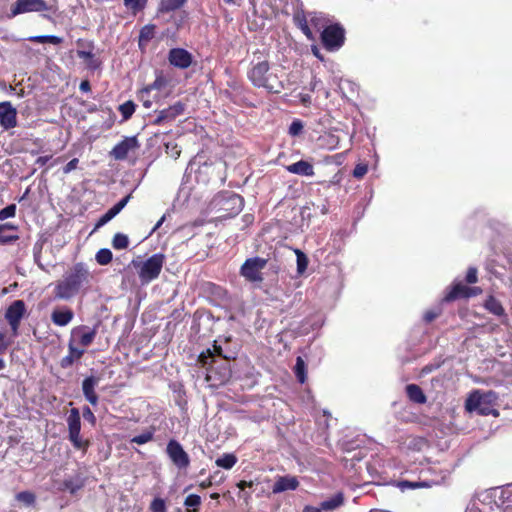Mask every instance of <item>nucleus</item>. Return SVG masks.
Segmentation results:
<instances>
[{
  "label": "nucleus",
  "instance_id": "nucleus-1",
  "mask_svg": "<svg viewBox=\"0 0 512 512\" xmlns=\"http://www.w3.org/2000/svg\"><path fill=\"white\" fill-rule=\"evenodd\" d=\"M197 364L206 370L205 380L210 386L223 385L231 377L228 358L223 355V349L216 341L213 350L207 348L199 354Z\"/></svg>",
  "mask_w": 512,
  "mask_h": 512
},
{
  "label": "nucleus",
  "instance_id": "nucleus-2",
  "mask_svg": "<svg viewBox=\"0 0 512 512\" xmlns=\"http://www.w3.org/2000/svg\"><path fill=\"white\" fill-rule=\"evenodd\" d=\"M257 54V60L251 61L247 71L249 81L256 88H263L270 93H280L284 89L283 81L270 71L267 57H264L261 51L254 52V56Z\"/></svg>",
  "mask_w": 512,
  "mask_h": 512
},
{
  "label": "nucleus",
  "instance_id": "nucleus-3",
  "mask_svg": "<svg viewBox=\"0 0 512 512\" xmlns=\"http://www.w3.org/2000/svg\"><path fill=\"white\" fill-rule=\"evenodd\" d=\"M91 274L86 264L79 262L74 264L63 276L57 281L54 288V298L58 300H70L76 296L81 288L89 284Z\"/></svg>",
  "mask_w": 512,
  "mask_h": 512
},
{
  "label": "nucleus",
  "instance_id": "nucleus-4",
  "mask_svg": "<svg viewBox=\"0 0 512 512\" xmlns=\"http://www.w3.org/2000/svg\"><path fill=\"white\" fill-rule=\"evenodd\" d=\"M166 257L162 253H156L150 256L143 263L136 264L135 261L132 263L135 267H139L138 276L141 284L145 285L153 280L157 279L162 271L165 264Z\"/></svg>",
  "mask_w": 512,
  "mask_h": 512
},
{
  "label": "nucleus",
  "instance_id": "nucleus-5",
  "mask_svg": "<svg viewBox=\"0 0 512 512\" xmlns=\"http://www.w3.org/2000/svg\"><path fill=\"white\" fill-rule=\"evenodd\" d=\"M68 425V438L73 447L79 450L87 451L90 443L88 440H83L80 436L81 430V417L77 408H72L67 417Z\"/></svg>",
  "mask_w": 512,
  "mask_h": 512
},
{
  "label": "nucleus",
  "instance_id": "nucleus-6",
  "mask_svg": "<svg viewBox=\"0 0 512 512\" xmlns=\"http://www.w3.org/2000/svg\"><path fill=\"white\" fill-rule=\"evenodd\" d=\"M268 260L262 257L247 258L240 267V275L251 283H262L264 276L262 270L266 267Z\"/></svg>",
  "mask_w": 512,
  "mask_h": 512
},
{
  "label": "nucleus",
  "instance_id": "nucleus-7",
  "mask_svg": "<svg viewBox=\"0 0 512 512\" xmlns=\"http://www.w3.org/2000/svg\"><path fill=\"white\" fill-rule=\"evenodd\" d=\"M321 41L326 50H338L344 45L345 29L339 23L328 25L321 33Z\"/></svg>",
  "mask_w": 512,
  "mask_h": 512
},
{
  "label": "nucleus",
  "instance_id": "nucleus-8",
  "mask_svg": "<svg viewBox=\"0 0 512 512\" xmlns=\"http://www.w3.org/2000/svg\"><path fill=\"white\" fill-rule=\"evenodd\" d=\"M482 292L481 287H469L463 284L462 281H454L451 286L447 288L442 301L450 303L459 299H469L482 294Z\"/></svg>",
  "mask_w": 512,
  "mask_h": 512
},
{
  "label": "nucleus",
  "instance_id": "nucleus-9",
  "mask_svg": "<svg viewBox=\"0 0 512 512\" xmlns=\"http://www.w3.org/2000/svg\"><path fill=\"white\" fill-rule=\"evenodd\" d=\"M26 314V304L23 300L13 301L5 311V319L8 322L12 336L19 335L21 321Z\"/></svg>",
  "mask_w": 512,
  "mask_h": 512
},
{
  "label": "nucleus",
  "instance_id": "nucleus-10",
  "mask_svg": "<svg viewBox=\"0 0 512 512\" xmlns=\"http://www.w3.org/2000/svg\"><path fill=\"white\" fill-rule=\"evenodd\" d=\"M53 8L45 0H16L11 6L10 17L30 12L52 11Z\"/></svg>",
  "mask_w": 512,
  "mask_h": 512
},
{
  "label": "nucleus",
  "instance_id": "nucleus-11",
  "mask_svg": "<svg viewBox=\"0 0 512 512\" xmlns=\"http://www.w3.org/2000/svg\"><path fill=\"white\" fill-rule=\"evenodd\" d=\"M166 453L171 462L180 470L186 469L190 465V457L188 453L183 449L181 444L171 439L166 447Z\"/></svg>",
  "mask_w": 512,
  "mask_h": 512
},
{
  "label": "nucleus",
  "instance_id": "nucleus-12",
  "mask_svg": "<svg viewBox=\"0 0 512 512\" xmlns=\"http://www.w3.org/2000/svg\"><path fill=\"white\" fill-rule=\"evenodd\" d=\"M220 210L224 213L221 217L232 218L237 216L244 208V198L236 193H230L220 199Z\"/></svg>",
  "mask_w": 512,
  "mask_h": 512
},
{
  "label": "nucleus",
  "instance_id": "nucleus-13",
  "mask_svg": "<svg viewBox=\"0 0 512 512\" xmlns=\"http://www.w3.org/2000/svg\"><path fill=\"white\" fill-rule=\"evenodd\" d=\"M140 147V143L136 136L125 137L122 141L117 143L111 150L110 155L115 160H125L128 153Z\"/></svg>",
  "mask_w": 512,
  "mask_h": 512
},
{
  "label": "nucleus",
  "instance_id": "nucleus-14",
  "mask_svg": "<svg viewBox=\"0 0 512 512\" xmlns=\"http://www.w3.org/2000/svg\"><path fill=\"white\" fill-rule=\"evenodd\" d=\"M185 111V104L181 101L170 105L169 107L160 110L157 117L154 119V125H162L174 121L178 116L182 115Z\"/></svg>",
  "mask_w": 512,
  "mask_h": 512
},
{
  "label": "nucleus",
  "instance_id": "nucleus-15",
  "mask_svg": "<svg viewBox=\"0 0 512 512\" xmlns=\"http://www.w3.org/2000/svg\"><path fill=\"white\" fill-rule=\"evenodd\" d=\"M168 61L176 68L187 69L193 62V56L184 48H172L168 54Z\"/></svg>",
  "mask_w": 512,
  "mask_h": 512
},
{
  "label": "nucleus",
  "instance_id": "nucleus-16",
  "mask_svg": "<svg viewBox=\"0 0 512 512\" xmlns=\"http://www.w3.org/2000/svg\"><path fill=\"white\" fill-rule=\"evenodd\" d=\"M0 125L6 130L17 125V111L8 101L0 103Z\"/></svg>",
  "mask_w": 512,
  "mask_h": 512
},
{
  "label": "nucleus",
  "instance_id": "nucleus-17",
  "mask_svg": "<svg viewBox=\"0 0 512 512\" xmlns=\"http://www.w3.org/2000/svg\"><path fill=\"white\" fill-rule=\"evenodd\" d=\"M100 381L97 376H87L82 381V392L85 399L92 405L96 406L99 402L98 394L96 393V387Z\"/></svg>",
  "mask_w": 512,
  "mask_h": 512
},
{
  "label": "nucleus",
  "instance_id": "nucleus-18",
  "mask_svg": "<svg viewBox=\"0 0 512 512\" xmlns=\"http://www.w3.org/2000/svg\"><path fill=\"white\" fill-rule=\"evenodd\" d=\"M84 354L85 350L83 348L76 347L75 340L70 339L68 342V354L60 360L59 365L63 369H68L75 363L79 362Z\"/></svg>",
  "mask_w": 512,
  "mask_h": 512
},
{
  "label": "nucleus",
  "instance_id": "nucleus-19",
  "mask_svg": "<svg viewBox=\"0 0 512 512\" xmlns=\"http://www.w3.org/2000/svg\"><path fill=\"white\" fill-rule=\"evenodd\" d=\"M72 338L78 337L77 342L82 347L90 346L95 340L97 331L95 328L91 329L88 326L81 325L72 329Z\"/></svg>",
  "mask_w": 512,
  "mask_h": 512
},
{
  "label": "nucleus",
  "instance_id": "nucleus-20",
  "mask_svg": "<svg viewBox=\"0 0 512 512\" xmlns=\"http://www.w3.org/2000/svg\"><path fill=\"white\" fill-rule=\"evenodd\" d=\"M299 487L297 477L291 475L278 476L272 487L274 494L282 493L288 490H296Z\"/></svg>",
  "mask_w": 512,
  "mask_h": 512
},
{
  "label": "nucleus",
  "instance_id": "nucleus-21",
  "mask_svg": "<svg viewBox=\"0 0 512 512\" xmlns=\"http://www.w3.org/2000/svg\"><path fill=\"white\" fill-rule=\"evenodd\" d=\"M76 54L80 59L84 60L86 68L89 70L95 71L101 67L102 62L98 57H96L94 49H77Z\"/></svg>",
  "mask_w": 512,
  "mask_h": 512
},
{
  "label": "nucleus",
  "instance_id": "nucleus-22",
  "mask_svg": "<svg viewBox=\"0 0 512 512\" xmlns=\"http://www.w3.org/2000/svg\"><path fill=\"white\" fill-rule=\"evenodd\" d=\"M74 317V312L70 308L63 310L55 309L51 313L52 322L60 327L68 325Z\"/></svg>",
  "mask_w": 512,
  "mask_h": 512
},
{
  "label": "nucleus",
  "instance_id": "nucleus-23",
  "mask_svg": "<svg viewBox=\"0 0 512 512\" xmlns=\"http://www.w3.org/2000/svg\"><path fill=\"white\" fill-rule=\"evenodd\" d=\"M286 170L290 173L302 175V176H313L314 168L311 163L305 160H300L286 167Z\"/></svg>",
  "mask_w": 512,
  "mask_h": 512
},
{
  "label": "nucleus",
  "instance_id": "nucleus-24",
  "mask_svg": "<svg viewBox=\"0 0 512 512\" xmlns=\"http://www.w3.org/2000/svg\"><path fill=\"white\" fill-rule=\"evenodd\" d=\"M406 394L409 400L414 403L424 404L427 401L423 390L417 384H408L406 386Z\"/></svg>",
  "mask_w": 512,
  "mask_h": 512
},
{
  "label": "nucleus",
  "instance_id": "nucleus-25",
  "mask_svg": "<svg viewBox=\"0 0 512 512\" xmlns=\"http://www.w3.org/2000/svg\"><path fill=\"white\" fill-rule=\"evenodd\" d=\"M483 306L487 311H489L493 315L499 317L505 315L504 307L502 306L501 302L498 299H496L493 295H490L486 298Z\"/></svg>",
  "mask_w": 512,
  "mask_h": 512
},
{
  "label": "nucleus",
  "instance_id": "nucleus-26",
  "mask_svg": "<svg viewBox=\"0 0 512 512\" xmlns=\"http://www.w3.org/2000/svg\"><path fill=\"white\" fill-rule=\"evenodd\" d=\"M167 79L162 76V75H158L156 76L155 80L147 85L146 87L142 88L139 93H138V97L139 99H143V96L144 95H149V93L152 91V90H162L166 85H167Z\"/></svg>",
  "mask_w": 512,
  "mask_h": 512
},
{
  "label": "nucleus",
  "instance_id": "nucleus-27",
  "mask_svg": "<svg viewBox=\"0 0 512 512\" xmlns=\"http://www.w3.org/2000/svg\"><path fill=\"white\" fill-rule=\"evenodd\" d=\"M484 404V397L479 391H473L466 400L465 408L468 411H477Z\"/></svg>",
  "mask_w": 512,
  "mask_h": 512
},
{
  "label": "nucleus",
  "instance_id": "nucleus-28",
  "mask_svg": "<svg viewBox=\"0 0 512 512\" xmlns=\"http://www.w3.org/2000/svg\"><path fill=\"white\" fill-rule=\"evenodd\" d=\"M344 497L342 493H338L332 498L320 503V508L324 511H332L343 505Z\"/></svg>",
  "mask_w": 512,
  "mask_h": 512
},
{
  "label": "nucleus",
  "instance_id": "nucleus-29",
  "mask_svg": "<svg viewBox=\"0 0 512 512\" xmlns=\"http://www.w3.org/2000/svg\"><path fill=\"white\" fill-rule=\"evenodd\" d=\"M434 482L431 481H399L397 486L404 491L405 489L431 488Z\"/></svg>",
  "mask_w": 512,
  "mask_h": 512
},
{
  "label": "nucleus",
  "instance_id": "nucleus-30",
  "mask_svg": "<svg viewBox=\"0 0 512 512\" xmlns=\"http://www.w3.org/2000/svg\"><path fill=\"white\" fill-rule=\"evenodd\" d=\"M294 22L297 25V27L303 32V34L309 40H313L314 39L313 32L311 31V29H310V27L308 25L306 16L304 14H302V15H299V14L295 15L294 16Z\"/></svg>",
  "mask_w": 512,
  "mask_h": 512
},
{
  "label": "nucleus",
  "instance_id": "nucleus-31",
  "mask_svg": "<svg viewBox=\"0 0 512 512\" xmlns=\"http://www.w3.org/2000/svg\"><path fill=\"white\" fill-rule=\"evenodd\" d=\"M17 226L11 223L0 224V233L3 230H16ZM19 239L18 235H0V244L6 245L13 242H16Z\"/></svg>",
  "mask_w": 512,
  "mask_h": 512
},
{
  "label": "nucleus",
  "instance_id": "nucleus-32",
  "mask_svg": "<svg viewBox=\"0 0 512 512\" xmlns=\"http://www.w3.org/2000/svg\"><path fill=\"white\" fill-rule=\"evenodd\" d=\"M237 463V457L232 453L223 454L217 458L215 464L224 469H231Z\"/></svg>",
  "mask_w": 512,
  "mask_h": 512
},
{
  "label": "nucleus",
  "instance_id": "nucleus-33",
  "mask_svg": "<svg viewBox=\"0 0 512 512\" xmlns=\"http://www.w3.org/2000/svg\"><path fill=\"white\" fill-rule=\"evenodd\" d=\"M16 501L25 507L33 506L36 502V495L31 491H22L15 495Z\"/></svg>",
  "mask_w": 512,
  "mask_h": 512
},
{
  "label": "nucleus",
  "instance_id": "nucleus-34",
  "mask_svg": "<svg viewBox=\"0 0 512 512\" xmlns=\"http://www.w3.org/2000/svg\"><path fill=\"white\" fill-rule=\"evenodd\" d=\"M201 497L197 494H189L184 500L187 512H199Z\"/></svg>",
  "mask_w": 512,
  "mask_h": 512
},
{
  "label": "nucleus",
  "instance_id": "nucleus-35",
  "mask_svg": "<svg viewBox=\"0 0 512 512\" xmlns=\"http://www.w3.org/2000/svg\"><path fill=\"white\" fill-rule=\"evenodd\" d=\"M119 112L122 115V121L129 120L136 110V104L132 100H128L118 107Z\"/></svg>",
  "mask_w": 512,
  "mask_h": 512
},
{
  "label": "nucleus",
  "instance_id": "nucleus-36",
  "mask_svg": "<svg viewBox=\"0 0 512 512\" xmlns=\"http://www.w3.org/2000/svg\"><path fill=\"white\" fill-rule=\"evenodd\" d=\"M294 373L297 378V380L303 384L306 381L307 375H306V364L302 357L298 356L296 358V364L294 366Z\"/></svg>",
  "mask_w": 512,
  "mask_h": 512
},
{
  "label": "nucleus",
  "instance_id": "nucleus-37",
  "mask_svg": "<svg viewBox=\"0 0 512 512\" xmlns=\"http://www.w3.org/2000/svg\"><path fill=\"white\" fill-rule=\"evenodd\" d=\"M29 40L34 43H50L53 45H59L63 42V39L61 37L55 36V35H39V36H33L30 37Z\"/></svg>",
  "mask_w": 512,
  "mask_h": 512
},
{
  "label": "nucleus",
  "instance_id": "nucleus-38",
  "mask_svg": "<svg viewBox=\"0 0 512 512\" xmlns=\"http://www.w3.org/2000/svg\"><path fill=\"white\" fill-rule=\"evenodd\" d=\"M155 36V25L148 24L141 28L139 33V45L149 42Z\"/></svg>",
  "mask_w": 512,
  "mask_h": 512
},
{
  "label": "nucleus",
  "instance_id": "nucleus-39",
  "mask_svg": "<svg viewBox=\"0 0 512 512\" xmlns=\"http://www.w3.org/2000/svg\"><path fill=\"white\" fill-rule=\"evenodd\" d=\"M154 433H155V427L151 426L145 432L134 436L131 439V443H136L138 445L146 444V443L150 442L151 440H153Z\"/></svg>",
  "mask_w": 512,
  "mask_h": 512
},
{
  "label": "nucleus",
  "instance_id": "nucleus-40",
  "mask_svg": "<svg viewBox=\"0 0 512 512\" xmlns=\"http://www.w3.org/2000/svg\"><path fill=\"white\" fill-rule=\"evenodd\" d=\"M295 254L297 257V273L302 275L307 270L309 260L306 254L300 249H295Z\"/></svg>",
  "mask_w": 512,
  "mask_h": 512
},
{
  "label": "nucleus",
  "instance_id": "nucleus-41",
  "mask_svg": "<svg viewBox=\"0 0 512 512\" xmlns=\"http://www.w3.org/2000/svg\"><path fill=\"white\" fill-rule=\"evenodd\" d=\"M129 245V239L126 234L116 233L112 239V246L116 250L126 249Z\"/></svg>",
  "mask_w": 512,
  "mask_h": 512
},
{
  "label": "nucleus",
  "instance_id": "nucleus-42",
  "mask_svg": "<svg viewBox=\"0 0 512 512\" xmlns=\"http://www.w3.org/2000/svg\"><path fill=\"white\" fill-rule=\"evenodd\" d=\"M95 259L98 264L100 265H107L109 264L113 259L112 252L107 248H102L97 251L95 255Z\"/></svg>",
  "mask_w": 512,
  "mask_h": 512
},
{
  "label": "nucleus",
  "instance_id": "nucleus-43",
  "mask_svg": "<svg viewBox=\"0 0 512 512\" xmlns=\"http://www.w3.org/2000/svg\"><path fill=\"white\" fill-rule=\"evenodd\" d=\"M123 2L134 14L142 11L147 4V0H123Z\"/></svg>",
  "mask_w": 512,
  "mask_h": 512
},
{
  "label": "nucleus",
  "instance_id": "nucleus-44",
  "mask_svg": "<svg viewBox=\"0 0 512 512\" xmlns=\"http://www.w3.org/2000/svg\"><path fill=\"white\" fill-rule=\"evenodd\" d=\"M187 0H162L161 7L163 11L169 12L181 8Z\"/></svg>",
  "mask_w": 512,
  "mask_h": 512
},
{
  "label": "nucleus",
  "instance_id": "nucleus-45",
  "mask_svg": "<svg viewBox=\"0 0 512 512\" xmlns=\"http://www.w3.org/2000/svg\"><path fill=\"white\" fill-rule=\"evenodd\" d=\"M441 314H442L441 307L430 309V310L425 311V313L423 314V320L425 323L429 324V323L433 322L436 318H438Z\"/></svg>",
  "mask_w": 512,
  "mask_h": 512
},
{
  "label": "nucleus",
  "instance_id": "nucleus-46",
  "mask_svg": "<svg viewBox=\"0 0 512 512\" xmlns=\"http://www.w3.org/2000/svg\"><path fill=\"white\" fill-rule=\"evenodd\" d=\"M83 486L82 482H77L72 479H65L63 481V487L64 490L69 491L71 494L76 493L78 490H80Z\"/></svg>",
  "mask_w": 512,
  "mask_h": 512
},
{
  "label": "nucleus",
  "instance_id": "nucleus-47",
  "mask_svg": "<svg viewBox=\"0 0 512 512\" xmlns=\"http://www.w3.org/2000/svg\"><path fill=\"white\" fill-rule=\"evenodd\" d=\"M304 128L303 122L300 119H294L289 126L288 133L295 137L302 133Z\"/></svg>",
  "mask_w": 512,
  "mask_h": 512
},
{
  "label": "nucleus",
  "instance_id": "nucleus-48",
  "mask_svg": "<svg viewBox=\"0 0 512 512\" xmlns=\"http://www.w3.org/2000/svg\"><path fill=\"white\" fill-rule=\"evenodd\" d=\"M16 205L10 204L6 206L5 208L0 210V221H4L8 218H13L16 215Z\"/></svg>",
  "mask_w": 512,
  "mask_h": 512
},
{
  "label": "nucleus",
  "instance_id": "nucleus-49",
  "mask_svg": "<svg viewBox=\"0 0 512 512\" xmlns=\"http://www.w3.org/2000/svg\"><path fill=\"white\" fill-rule=\"evenodd\" d=\"M151 512H166L165 501L161 498H155L150 504Z\"/></svg>",
  "mask_w": 512,
  "mask_h": 512
},
{
  "label": "nucleus",
  "instance_id": "nucleus-50",
  "mask_svg": "<svg viewBox=\"0 0 512 512\" xmlns=\"http://www.w3.org/2000/svg\"><path fill=\"white\" fill-rule=\"evenodd\" d=\"M477 273H478V271H477L476 267H469L467 272H466V276H465L466 283L467 284H475V283H477V281H478Z\"/></svg>",
  "mask_w": 512,
  "mask_h": 512
},
{
  "label": "nucleus",
  "instance_id": "nucleus-51",
  "mask_svg": "<svg viewBox=\"0 0 512 512\" xmlns=\"http://www.w3.org/2000/svg\"><path fill=\"white\" fill-rule=\"evenodd\" d=\"M368 172V167L365 164H358L353 170V176L357 179L363 178Z\"/></svg>",
  "mask_w": 512,
  "mask_h": 512
},
{
  "label": "nucleus",
  "instance_id": "nucleus-52",
  "mask_svg": "<svg viewBox=\"0 0 512 512\" xmlns=\"http://www.w3.org/2000/svg\"><path fill=\"white\" fill-rule=\"evenodd\" d=\"M83 417L86 421L92 424L94 426L96 424V417L90 407L84 406L82 409Z\"/></svg>",
  "mask_w": 512,
  "mask_h": 512
},
{
  "label": "nucleus",
  "instance_id": "nucleus-53",
  "mask_svg": "<svg viewBox=\"0 0 512 512\" xmlns=\"http://www.w3.org/2000/svg\"><path fill=\"white\" fill-rule=\"evenodd\" d=\"M11 344L12 340L8 339L3 332H0V354H4Z\"/></svg>",
  "mask_w": 512,
  "mask_h": 512
},
{
  "label": "nucleus",
  "instance_id": "nucleus-54",
  "mask_svg": "<svg viewBox=\"0 0 512 512\" xmlns=\"http://www.w3.org/2000/svg\"><path fill=\"white\" fill-rule=\"evenodd\" d=\"M76 45H77L78 49H85V50L95 49V44L91 40L78 39L76 41Z\"/></svg>",
  "mask_w": 512,
  "mask_h": 512
},
{
  "label": "nucleus",
  "instance_id": "nucleus-55",
  "mask_svg": "<svg viewBox=\"0 0 512 512\" xmlns=\"http://www.w3.org/2000/svg\"><path fill=\"white\" fill-rule=\"evenodd\" d=\"M114 218V216L109 212L107 211L106 213H104L97 221L96 223V226L95 228H99L103 225H105L106 223H108L110 220H112Z\"/></svg>",
  "mask_w": 512,
  "mask_h": 512
},
{
  "label": "nucleus",
  "instance_id": "nucleus-56",
  "mask_svg": "<svg viewBox=\"0 0 512 512\" xmlns=\"http://www.w3.org/2000/svg\"><path fill=\"white\" fill-rule=\"evenodd\" d=\"M78 163L79 160L77 158H73L63 167V173L68 174L71 171L75 170L77 168Z\"/></svg>",
  "mask_w": 512,
  "mask_h": 512
},
{
  "label": "nucleus",
  "instance_id": "nucleus-57",
  "mask_svg": "<svg viewBox=\"0 0 512 512\" xmlns=\"http://www.w3.org/2000/svg\"><path fill=\"white\" fill-rule=\"evenodd\" d=\"M52 158V155L40 156L36 159L35 164L44 166Z\"/></svg>",
  "mask_w": 512,
  "mask_h": 512
},
{
  "label": "nucleus",
  "instance_id": "nucleus-58",
  "mask_svg": "<svg viewBox=\"0 0 512 512\" xmlns=\"http://www.w3.org/2000/svg\"><path fill=\"white\" fill-rule=\"evenodd\" d=\"M79 89L80 91L82 92H90L91 91V84L88 80H83L81 81L80 85H79Z\"/></svg>",
  "mask_w": 512,
  "mask_h": 512
},
{
  "label": "nucleus",
  "instance_id": "nucleus-59",
  "mask_svg": "<svg viewBox=\"0 0 512 512\" xmlns=\"http://www.w3.org/2000/svg\"><path fill=\"white\" fill-rule=\"evenodd\" d=\"M253 486V482L252 481H246V480H241L237 483V487L240 489V490H245L246 488H250Z\"/></svg>",
  "mask_w": 512,
  "mask_h": 512
},
{
  "label": "nucleus",
  "instance_id": "nucleus-60",
  "mask_svg": "<svg viewBox=\"0 0 512 512\" xmlns=\"http://www.w3.org/2000/svg\"><path fill=\"white\" fill-rule=\"evenodd\" d=\"M213 485V482H212V476L208 477L207 479L201 481L199 483V487L201 489H206V488H209Z\"/></svg>",
  "mask_w": 512,
  "mask_h": 512
},
{
  "label": "nucleus",
  "instance_id": "nucleus-61",
  "mask_svg": "<svg viewBox=\"0 0 512 512\" xmlns=\"http://www.w3.org/2000/svg\"><path fill=\"white\" fill-rule=\"evenodd\" d=\"M132 197V193H129L128 195H126L124 198H122L119 202H117V205L123 209L127 203L129 202V200L131 199Z\"/></svg>",
  "mask_w": 512,
  "mask_h": 512
},
{
  "label": "nucleus",
  "instance_id": "nucleus-62",
  "mask_svg": "<svg viewBox=\"0 0 512 512\" xmlns=\"http://www.w3.org/2000/svg\"><path fill=\"white\" fill-rule=\"evenodd\" d=\"M165 221V215H163L159 220L158 222L155 224V226L152 228V230L150 231L149 233V236H151L156 230H158L161 225L163 224V222Z\"/></svg>",
  "mask_w": 512,
  "mask_h": 512
},
{
  "label": "nucleus",
  "instance_id": "nucleus-63",
  "mask_svg": "<svg viewBox=\"0 0 512 512\" xmlns=\"http://www.w3.org/2000/svg\"><path fill=\"white\" fill-rule=\"evenodd\" d=\"M108 211L115 217L116 215H118L122 211V209L116 203Z\"/></svg>",
  "mask_w": 512,
  "mask_h": 512
},
{
  "label": "nucleus",
  "instance_id": "nucleus-64",
  "mask_svg": "<svg viewBox=\"0 0 512 512\" xmlns=\"http://www.w3.org/2000/svg\"><path fill=\"white\" fill-rule=\"evenodd\" d=\"M303 512H322V509L307 505L304 507Z\"/></svg>",
  "mask_w": 512,
  "mask_h": 512
}]
</instances>
